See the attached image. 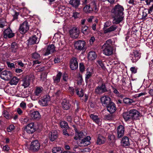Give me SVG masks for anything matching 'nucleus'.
I'll list each match as a JSON object with an SVG mask.
<instances>
[{"label": "nucleus", "instance_id": "f257e3e1", "mask_svg": "<svg viewBox=\"0 0 153 153\" xmlns=\"http://www.w3.org/2000/svg\"><path fill=\"white\" fill-rule=\"evenodd\" d=\"M124 8L119 4L115 5L111 10L112 15L114 18L112 23L117 24L121 22L123 20Z\"/></svg>", "mask_w": 153, "mask_h": 153}, {"label": "nucleus", "instance_id": "f03ea898", "mask_svg": "<svg viewBox=\"0 0 153 153\" xmlns=\"http://www.w3.org/2000/svg\"><path fill=\"white\" fill-rule=\"evenodd\" d=\"M112 42L111 39H108L102 45V49L103 53L105 55L109 56L112 54L113 49L111 46Z\"/></svg>", "mask_w": 153, "mask_h": 153}, {"label": "nucleus", "instance_id": "7ed1b4c3", "mask_svg": "<svg viewBox=\"0 0 153 153\" xmlns=\"http://www.w3.org/2000/svg\"><path fill=\"white\" fill-rule=\"evenodd\" d=\"M85 45V42L84 40H81L75 42L74 43L75 49L79 51H85L86 49Z\"/></svg>", "mask_w": 153, "mask_h": 153}, {"label": "nucleus", "instance_id": "20e7f679", "mask_svg": "<svg viewBox=\"0 0 153 153\" xmlns=\"http://www.w3.org/2000/svg\"><path fill=\"white\" fill-rule=\"evenodd\" d=\"M108 90L106 87L104 83L102 82V84L97 86L95 89V92L97 94H102L107 92Z\"/></svg>", "mask_w": 153, "mask_h": 153}, {"label": "nucleus", "instance_id": "39448f33", "mask_svg": "<svg viewBox=\"0 0 153 153\" xmlns=\"http://www.w3.org/2000/svg\"><path fill=\"white\" fill-rule=\"evenodd\" d=\"M12 76L11 72L8 71H3L0 74V77L5 80H10Z\"/></svg>", "mask_w": 153, "mask_h": 153}, {"label": "nucleus", "instance_id": "423d86ee", "mask_svg": "<svg viewBox=\"0 0 153 153\" xmlns=\"http://www.w3.org/2000/svg\"><path fill=\"white\" fill-rule=\"evenodd\" d=\"M123 116L126 121L132 120L134 116V109L130 110L128 112L123 113Z\"/></svg>", "mask_w": 153, "mask_h": 153}, {"label": "nucleus", "instance_id": "0eeeda50", "mask_svg": "<svg viewBox=\"0 0 153 153\" xmlns=\"http://www.w3.org/2000/svg\"><path fill=\"white\" fill-rule=\"evenodd\" d=\"M29 29V26L27 21H25L20 25L19 30L20 33L23 34L25 33Z\"/></svg>", "mask_w": 153, "mask_h": 153}, {"label": "nucleus", "instance_id": "6e6552de", "mask_svg": "<svg viewBox=\"0 0 153 153\" xmlns=\"http://www.w3.org/2000/svg\"><path fill=\"white\" fill-rule=\"evenodd\" d=\"M40 146V144L39 141L35 140L31 143L29 149L34 152H36L39 150Z\"/></svg>", "mask_w": 153, "mask_h": 153}, {"label": "nucleus", "instance_id": "1a4fd4ad", "mask_svg": "<svg viewBox=\"0 0 153 153\" xmlns=\"http://www.w3.org/2000/svg\"><path fill=\"white\" fill-rule=\"evenodd\" d=\"M55 51V47L53 45H49L47 48L43 51V54L45 56L48 55L49 54L53 53Z\"/></svg>", "mask_w": 153, "mask_h": 153}, {"label": "nucleus", "instance_id": "9d476101", "mask_svg": "<svg viewBox=\"0 0 153 153\" xmlns=\"http://www.w3.org/2000/svg\"><path fill=\"white\" fill-rule=\"evenodd\" d=\"M100 100L102 105L105 107L112 102L110 98L106 96H102Z\"/></svg>", "mask_w": 153, "mask_h": 153}, {"label": "nucleus", "instance_id": "9b49d317", "mask_svg": "<svg viewBox=\"0 0 153 153\" xmlns=\"http://www.w3.org/2000/svg\"><path fill=\"white\" fill-rule=\"evenodd\" d=\"M79 33V30L76 27H73L69 31L71 37L74 39H76L78 37Z\"/></svg>", "mask_w": 153, "mask_h": 153}, {"label": "nucleus", "instance_id": "f8f14e48", "mask_svg": "<svg viewBox=\"0 0 153 153\" xmlns=\"http://www.w3.org/2000/svg\"><path fill=\"white\" fill-rule=\"evenodd\" d=\"M34 124L33 123L28 124L25 127V131L29 134H32L36 130L34 127Z\"/></svg>", "mask_w": 153, "mask_h": 153}, {"label": "nucleus", "instance_id": "ddd939ff", "mask_svg": "<svg viewBox=\"0 0 153 153\" xmlns=\"http://www.w3.org/2000/svg\"><path fill=\"white\" fill-rule=\"evenodd\" d=\"M70 67L73 70L76 69L78 67L77 59L75 57L72 58L70 61Z\"/></svg>", "mask_w": 153, "mask_h": 153}, {"label": "nucleus", "instance_id": "4468645a", "mask_svg": "<svg viewBox=\"0 0 153 153\" xmlns=\"http://www.w3.org/2000/svg\"><path fill=\"white\" fill-rule=\"evenodd\" d=\"M106 107L107 111L111 114H113L115 112L116 108L115 104L112 102L108 104Z\"/></svg>", "mask_w": 153, "mask_h": 153}, {"label": "nucleus", "instance_id": "2eb2a0df", "mask_svg": "<svg viewBox=\"0 0 153 153\" xmlns=\"http://www.w3.org/2000/svg\"><path fill=\"white\" fill-rule=\"evenodd\" d=\"M4 38H11L14 36V33H12L11 30L9 28L5 30L4 32Z\"/></svg>", "mask_w": 153, "mask_h": 153}, {"label": "nucleus", "instance_id": "dca6fc26", "mask_svg": "<svg viewBox=\"0 0 153 153\" xmlns=\"http://www.w3.org/2000/svg\"><path fill=\"white\" fill-rule=\"evenodd\" d=\"M30 116L33 120H38L40 119L41 115L38 111H35L30 113Z\"/></svg>", "mask_w": 153, "mask_h": 153}, {"label": "nucleus", "instance_id": "f3484780", "mask_svg": "<svg viewBox=\"0 0 153 153\" xmlns=\"http://www.w3.org/2000/svg\"><path fill=\"white\" fill-rule=\"evenodd\" d=\"M50 97L48 96H46L39 101L40 105L42 106H46L48 105V103L50 101Z\"/></svg>", "mask_w": 153, "mask_h": 153}, {"label": "nucleus", "instance_id": "a211bd4d", "mask_svg": "<svg viewBox=\"0 0 153 153\" xmlns=\"http://www.w3.org/2000/svg\"><path fill=\"white\" fill-rule=\"evenodd\" d=\"M117 137L119 138L123 136L125 131L124 127L122 125H120L117 127Z\"/></svg>", "mask_w": 153, "mask_h": 153}, {"label": "nucleus", "instance_id": "6ab92c4d", "mask_svg": "<svg viewBox=\"0 0 153 153\" xmlns=\"http://www.w3.org/2000/svg\"><path fill=\"white\" fill-rule=\"evenodd\" d=\"M90 118L93 121L98 125L101 124L102 119L98 117L97 115L91 114L90 115Z\"/></svg>", "mask_w": 153, "mask_h": 153}, {"label": "nucleus", "instance_id": "aec40b11", "mask_svg": "<svg viewBox=\"0 0 153 153\" xmlns=\"http://www.w3.org/2000/svg\"><path fill=\"white\" fill-rule=\"evenodd\" d=\"M58 137V134L57 131L53 130L51 131L49 134V138L51 141H53L56 139Z\"/></svg>", "mask_w": 153, "mask_h": 153}, {"label": "nucleus", "instance_id": "412c9836", "mask_svg": "<svg viewBox=\"0 0 153 153\" xmlns=\"http://www.w3.org/2000/svg\"><path fill=\"white\" fill-rule=\"evenodd\" d=\"M106 140L105 137L100 134H98L97 138L96 143L97 145H101L104 144Z\"/></svg>", "mask_w": 153, "mask_h": 153}, {"label": "nucleus", "instance_id": "4be33fe9", "mask_svg": "<svg viewBox=\"0 0 153 153\" xmlns=\"http://www.w3.org/2000/svg\"><path fill=\"white\" fill-rule=\"evenodd\" d=\"M22 86H24V88L28 87L30 83V77L29 76H26L22 80Z\"/></svg>", "mask_w": 153, "mask_h": 153}, {"label": "nucleus", "instance_id": "5701e85b", "mask_svg": "<svg viewBox=\"0 0 153 153\" xmlns=\"http://www.w3.org/2000/svg\"><path fill=\"white\" fill-rule=\"evenodd\" d=\"M62 105L63 108L64 110H68L70 108L71 104L66 99L63 100Z\"/></svg>", "mask_w": 153, "mask_h": 153}, {"label": "nucleus", "instance_id": "b1692460", "mask_svg": "<svg viewBox=\"0 0 153 153\" xmlns=\"http://www.w3.org/2000/svg\"><path fill=\"white\" fill-rule=\"evenodd\" d=\"M81 142V144H83L84 146H87L90 144L91 137L90 136H88L87 137H84Z\"/></svg>", "mask_w": 153, "mask_h": 153}, {"label": "nucleus", "instance_id": "393cba45", "mask_svg": "<svg viewBox=\"0 0 153 153\" xmlns=\"http://www.w3.org/2000/svg\"><path fill=\"white\" fill-rule=\"evenodd\" d=\"M69 4L73 7L76 8L80 4V0H70Z\"/></svg>", "mask_w": 153, "mask_h": 153}, {"label": "nucleus", "instance_id": "a878e982", "mask_svg": "<svg viewBox=\"0 0 153 153\" xmlns=\"http://www.w3.org/2000/svg\"><path fill=\"white\" fill-rule=\"evenodd\" d=\"M19 48L18 44L16 42H13L10 48L11 51L13 53H16L17 51Z\"/></svg>", "mask_w": 153, "mask_h": 153}, {"label": "nucleus", "instance_id": "bb28decb", "mask_svg": "<svg viewBox=\"0 0 153 153\" xmlns=\"http://www.w3.org/2000/svg\"><path fill=\"white\" fill-rule=\"evenodd\" d=\"M117 27H118L115 25H112L108 28L105 29L104 30V33H106L114 31Z\"/></svg>", "mask_w": 153, "mask_h": 153}, {"label": "nucleus", "instance_id": "cd10ccee", "mask_svg": "<svg viewBox=\"0 0 153 153\" xmlns=\"http://www.w3.org/2000/svg\"><path fill=\"white\" fill-rule=\"evenodd\" d=\"M38 38L35 36H33L29 38L28 40V43L30 45H33L38 42Z\"/></svg>", "mask_w": 153, "mask_h": 153}, {"label": "nucleus", "instance_id": "c85d7f7f", "mask_svg": "<svg viewBox=\"0 0 153 153\" xmlns=\"http://www.w3.org/2000/svg\"><path fill=\"white\" fill-rule=\"evenodd\" d=\"M81 31L85 35H86L90 32V30L88 27L84 25L82 26Z\"/></svg>", "mask_w": 153, "mask_h": 153}, {"label": "nucleus", "instance_id": "c756f323", "mask_svg": "<svg viewBox=\"0 0 153 153\" xmlns=\"http://www.w3.org/2000/svg\"><path fill=\"white\" fill-rule=\"evenodd\" d=\"M86 134H84L83 132H77L76 133L74 139L75 140H77L81 138H83L85 137Z\"/></svg>", "mask_w": 153, "mask_h": 153}, {"label": "nucleus", "instance_id": "7c9ffc66", "mask_svg": "<svg viewBox=\"0 0 153 153\" xmlns=\"http://www.w3.org/2000/svg\"><path fill=\"white\" fill-rule=\"evenodd\" d=\"M121 143L122 145L124 146H128L129 145V139L127 137H124L122 138Z\"/></svg>", "mask_w": 153, "mask_h": 153}, {"label": "nucleus", "instance_id": "2f4dec72", "mask_svg": "<svg viewBox=\"0 0 153 153\" xmlns=\"http://www.w3.org/2000/svg\"><path fill=\"white\" fill-rule=\"evenodd\" d=\"M97 57V54L94 51H90L88 53V58L90 60H94L96 59Z\"/></svg>", "mask_w": 153, "mask_h": 153}, {"label": "nucleus", "instance_id": "473e14b6", "mask_svg": "<svg viewBox=\"0 0 153 153\" xmlns=\"http://www.w3.org/2000/svg\"><path fill=\"white\" fill-rule=\"evenodd\" d=\"M62 75V73L59 72L56 75V76H53V79L54 82L56 84L59 82L60 80L61 77Z\"/></svg>", "mask_w": 153, "mask_h": 153}, {"label": "nucleus", "instance_id": "72a5a7b5", "mask_svg": "<svg viewBox=\"0 0 153 153\" xmlns=\"http://www.w3.org/2000/svg\"><path fill=\"white\" fill-rule=\"evenodd\" d=\"M90 6V8H91L92 11L98 10L97 8L96 5V3L95 1L94 0H92L90 4H89Z\"/></svg>", "mask_w": 153, "mask_h": 153}, {"label": "nucleus", "instance_id": "f704fd0d", "mask_svg": "<svg viewBox=\"0 0 153 153\" xmlns=\"http://www.w3.org/2000/svg\"><path fill=\"white\" fill-rule=\"evenodd\" d=\"M115 117L114 115L111 114L105 115L104 119L106 120H114Z\"/></svg>", "mask_w": 153, "mask_h": 153}, {"label": "nucleus", "instance_id": "c9c22d12", "mask_svg": "<svg viewBox=\"0 0 153 153\" xmlns=\"http://www.w3.org/2000/svg\"><path fill=\"white\" fill-rule=\"evenodd\" d=\"M19 81V79L16 77H13L10 81L9 83L10 85H16Z\"/></svg>", "mask_w": 153, "mask_h": 153}, {"label": "nucleus", "instance_id": "e433bc0d", "mask_svg": "<svg viewBox=\"0 0 153 153\" xmlns=\"http://www.w3.org/2000/svg\"><path fill=\"white\" fill-rule=\"evenodd\" d=\"M60 126L62 128H64L66 129H69V128L68 123L65 121H63L60 122Z\"/></svg>", "mask_w": 153, "mask_h": 153}, {"label": "nucleus", "instance_id": "4c0bfd02", "mask_svg": "<svg viewBox=\"0 0 153 153\" xmlns=\"http://www.w3.org/2000/svg\"><path fill=\"white\" fill-rule=\"evenodd\" d=\"M52 152L53 153H62V150L60 147H54L52 149Z\"/></svg>", "mask_w": 153, "mask_h": 153}, {"label": "nucleus", "instance_id": "58836bf2", "mask_svg": "<svg viewBox=\"0 0 153 153\" xmlns=\"http://www.w3.org/2000/svg\"><path fill=\"white\" fill-rule=\"evenodd\" d=\"M42 90L43 88L42 87H36L35 92V95L37 96H39L41 94Z\"/></svg>", "mask_w": 153, "mask_h": 153}, {"label": "nucleus", "instance_id": "ea45409f", "mask_svg": "<svg viewBox=\"0 0 153 153\" xmlns=\"http://www.w3.org/2000/svg\"><path fill=\"white\" fill-rule=\"evenodd\" d=\"M84 11L86 13H88L92 11L91 8H90L89 4L86 5L83 8Z\"/></svg>", "mask_w": 153, "mask_h": 153}, {"label": "nucleus", "instance_id": "a19ab883", "mask_svg": "<svg viewBox=\"0 0 153 153\" xmlns=\"http://www.w3.org/2000/svg\"><path fill=\"white\" fill-rule=\"evenodd\" d=\"M123 101L124 103L127 104H130L134 102L132 99L128 98H125L123 99Z\"/></svg>", "mask_w": 153, "mask_h": 153}, {"label": "nucleus", "instance_id": "79ce46f5", "mask_svg": "<svg viewBox=\"0 0 153 153\" xmlns=\"http://www.w3.org/2000/svg\"><path fill=\"white\" fill-rule=\"evenodd\" d=\"M3 114L4 116L7 119H10L12 118L11 116L7 111H4L3 112Z\"/></svg>", "mask_w": 153, "mask_h": 153}, {"label": "nucleus", "instance_id": "37998d69", "mask_svg": "<svg viewBox=\"0 0 153 153\" xmlns=\"http://www.w3.org/2000/svg\"><path fill=\"white\" fill-rule=\"evenodd\" d=\"M140 53L139 51H136L134 52V58L136 61L138 60L140 58Z\"/></svg>", "mask_w": 153, "mask_h": 153}, {"label": "nucleus", "instance_id": "c03bdc74", "mask_svg": "<svg viewBox=\"0 0 153 153\" xmlns=\"http://www.w3.org/2000/svg\"><path fill=\"white\" fill-rule=\"evenodd\" d=\"M111 87L113 91V92L114 94H116L118 96H120L122 97H123V95L120 94V93H119V92L116 88H115L113 86H112Z\"/></svg>", "mask_w": 153, "mask_h": 153}, {"label": "nucleus", "instance_id": "a18cd8bd", "mask_svg": "<svg viewBox=\"0 0 153 153\" xmlns=\"http://www.w3.org/2000/svg\"><path fill=\"white\" fill-rule=\"evenodd\" d=\"M32 57L34 59L38 60L40 58V55L36 52H35L32 54Z\"/></svg>", "mask_w": 153, "mask_h": 153}, {"label": "nucleus", "instance_id": "49530a36", "mask_svg": "<svg viewBox=\"0 0 153 153\" xmlns=\"http://www.w3.org/2000/svg\"><path fill=\"white\" fill-rule=\"evenodd\" d=\"M141 116V114L137 110L134 109V119H138Z\"/></svg>", "mask_w": 153, "mask_h": 153}, {"label": "nucleus", "instance_id": "de8ad7c7", "mask_svg": "<svg viewBox=\"0 0 153 153\" xmlns=\"http://www.w3.org/2000/svg\"><path fill=\"white\" fill-rule=\"evenodd\" d=\"M76 91L77 95L79 97H82L83 96L84 93L82 90L79 91V89L77 88L76 89Z\"/></svg>", "mask_w": 153, "mask_h": 153}, {"label": "nucleus", "instance_id": "09e8293b", "mask_svg": "<svg viewBox=\"0 0 153 153\" xmlns=\"http://www.w3.org/2000/svg\"><path fill=\"white\" fill-rule=\"evenodd\" d=\"M92 75V73L89 71L87 72L86 74L85 77V81H88V79L90 78Z\"/></svg>", "mask_w": 153, "mask_h": 153}, {"label": "nucleus", "instance_id": "8fccbe9b", "mask_svg": "<svg viewBox=\"0 0 153 153\" xmlns=\"http://www.w3.org/2000/svg\"><path fill=\"white\" fill-rule=\"evenodd\" d=\"M148 13V10L145 9L143 10L142 16L143 18H145L147 16V14Z\"/></svg>", "mask_w": 153, "mask_h": 153}, {"label": "nucleus", "instance_id": "3c124183", "mask_svg": "<svg viewBox=\"0 0 153 153\" xmlns=\"http://www.w3.org/2000/svg\"><path fill=\"white\" fill-rule=\"evenodd\" d=\"M7 64L8 67L11 68H15L14 64L13 63H10L9 62H7Z\"/></svg>", "mask_w": 153, "mask_h": 153}, {"label": "nucleus", "instance_id": "603ef678", "mask_svg": "<svg viewBox=\"0 0 153 153\" xmlns=\"http://www.w3.org/2000/svg\"><path fill=\"white\" fill-rule=\"evenodd\" d=\"M19 12H15V14L13 16V21L17 19L18 18V16L19 15Z\"/></svg>", "mask_w": 153, "mask_h": 153}, {"label": "nucleus", "instance_id": "864d4df0", "mask_svg": "<svg viewBox=\"0 0 153 153\" xmlns=\"http://www.w3.org/2000/svg\"><path fill=\"white\" fill-rule=\"evenodd\" d=\"M79 67L80 71L83 72L85 70L84 66L82 63H80L79 64Z\"/></svg>", "mask_w": 153, "mask_h": 153}, {"label": "nucleus", "instance_id": "5fc2aeb1", "mask_svg": "<svg viewBox=\"0 0 153 153\" xmlns=\"http://www.w3.org/2000/svg\"><path fill=\"white\" fill-rule=\"evenodd\" d=\"M79 16V13L75 12L73 13L72 16L74 18V19H76L78 18Z\"/></svg>", "mask_w": 153, "mask_h": 153}, {"label": "nucleus", "instance_id": "6e6d98bb", "mask_svg": "<svg viewBox=\"0 0 153 153\" xmlns=\"http://www.w3.org/2000/svg\"><path fill=\"white\" fill-rule=\"evenodd\" d=\"M47 75L45 73H42L40 75V78L41 79L44 80V79L46 77Z\"/></svg>", "mask_w": 153, "mask_h": 153}, {"label": "nucleus", "instance_id": "4d7b16f0", "mask_svg": "<svg viewBox=\"0 0 153 153\" xmlns=\"http://www.w3.org/2000/svg\"><path fill=\"white\" fill-rule=\"evenodd\" d=\"M92 1L91 0H83L82 1V4L83 5H85L87 4H90V3Z\"/></svg>", "mask_w": 153, "mask_h": 153}, {"label": "nucleus", "instance_id": "13d9d810", "mask_svg": "<svg viewBox=\"0 0 153 153\" xmlns=\"http://www.w3.org/2000/svg\"><path fill=\"white\" fill-rule=\"evenodd\" d=\"M20 106L23 109H25L26 107V103L24 102H22L20 104Z\"/></svg>", "mask_w": 153, "mask_h": 153}, {"label": "nucleus", "instance_id": "bf43d9fd", "mask_svg": "<svg viewBox=\"0 0 153 153\" xmlns=\"http://www.w3.org/2000/svg\"><path fill=\"white\" fill-rule=\"evenodd\" d=\"M114 138L115 136L114 135H111L108 136V139L112 142H114Z\"/></svg>", "mask_w": 153, "mask_h": 153}, {"label": "nucleus", "instance_id": "052dcab7", "mask_svg": "<svg viewBox=\"0 0 153 153\" xmlns=\"http://www.w3.org/2000/svg\"><path fill=\"white\" fill-rule=\"evenodd\" d=\"M9 147L8 146L6 145L3 146V150L4 152H7L9 150Z\"/></svg>", "mask_w": 153, "mask_h": 153}, {"label": "nucleus", "instance_id": "680f3d73", "mask_svg": "<svg viewBox=\"0 0 153 153\" xmlns=\"http://www.w3.org/2000/svg\"><path fill=\"white\" fill-rule=\"evenodd\" d=\"M97 63L103 69L105 68V67L104 65L103 64V63L101 61H98Z\"/></svg>", "mask_w": 153, "mask_h": 153}, {"label": "nucleus", "instance_id": "e2e57ef3", "mask_svg": "<svg viewBox=\"0 0 153 153\" xmlns=\"http://www.w3.org/2000/svg\"><path fill=\"white\" fill-rule=\"evenodd\" d=\"M67 129H63V133L64 135L66 136H69V134L68 133V132L67 131Z\"/></svg>", "mask_w": 153, "mask_h": 153}, {"label": "nucleus", "instance_id": "0e129e2a", "mask_svg": "<svg viewBox=\"0 0 153 153\" xmlns=\"http://www.w3.org/2000/svg\"><path fill=\"white\" fill-rule=\"evenodd\" d=\"M18 65L20 67H22L24 66V64L21 61H16Z\"/></svg>", "mask_w": 153, "mask_h": 153}, {"label": "nucleus", "instance_id": "69168bd1", "mask_svg": "<svg viewBox=\"0 0 153 153\" xmlns=\"http://www.w3.org/2000/svg\"><path fill=\"white\" fill-rule=\"evenodd\" d=\"M69 91H70V94L72 95L74 94V89L72 87H69Z\"/></svg>", "mask_w": 153, "mask_h": 153}, {"label": "nucleus", "instance_id": "338daca9", "mask_svg": "<svg viewBox=\"0 0 153 153\" xmlns=\"http://www.w3.org/2000/svg\"><path fill=\"white\" fill-rule=\"evenodd\" d=\"M66 118L67 119V120L70 122H71L72 120V117L70 115H68L67 116Z\"/></svg>", "mask_w": 153, "mask_h": 153}, {"label": "nucleus", "instance_id": "774afa93", "mask_svg": "<svg viewBox=\"0 0 153 153\" xmlns=\"http://www.w3.org/2000/svg\"><path fill=\"white\" fill-rule=\"evenodd\" d=\"M153 11V4L151 6L148 10V13H151Z\"/></svg>", "mask_w": 153, "mask_h": 153}]
</instances>
